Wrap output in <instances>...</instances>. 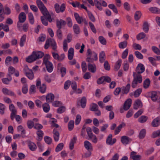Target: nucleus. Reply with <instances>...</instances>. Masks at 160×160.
Listing matches in <instances>:
<instances>
[{
    "instance_id": "obj_58",
    "label": "nucleus",
    "mask_w": 160,
    "mask_h": 160,
    "mask_svg": "<svg viewBox=\"0 0 160 160\" xmlns=\"http://www.w3.org/2000/svg\"><path fill=\"white\" fill-rule=\"evenodd\" d=\"M88 24L90 27L92 32L94 33H96L97 32V31L94 24L91 22H89Z\"/></svg>"
},
{
    "instance_id": "obj_32",
    "label": "nucleus",
    "mask_w": 160,
    "mask_h": 160,
    "mask_svg": "<svg viewBox=\"0 0 160 160\" xmlns=\"http://www.w3.org/2000/svg\"><path fill=\"white\" fill-rule=\"evenodd\" d=\"M50 58V56L48 54H47L44 56L43 58V63L44 64H46L48 63V62H50L49 61V60Z\"/></svg>"
},
{
    "instance_id": "obj_26",
    "label": "nucleus",
    "mask_w": 160,
    "mask_h": 160,
    "mask_svg": "<svg viewBox=\"0 0 160 160\" xmlns=\"http://www.w3.org/2000/svg\"><path fill=\"white\" fill-rule=\"evenodd\" d=\"M125 126V124L124 123H122L120 124L115 129L114 131L115 135L118 134L121 131L123 127Z\"/></svg>"
},
{
    "instance_id": "obj_2",
    "label": "nucleus",
    "mask_w": 160,
    "mask_h": 160,
    "mask_svg": "<svg viewBox=\"0 0 160 160\" xmlns=\"http://www.w3.org/2000/svg\"><path fill=\"white\" fill-rule=\"evenodd\" d=\"M44 55L42 52L38 51H33L31 54L26 58V61L29 63L32 62L38 59L42 58Z\"/></svg>"
},
{
    "instance_id": "obj_28",
    "label": "nucleus",
    "mask_w": 160,
    "mask_h": 160,
    "mask_svg": "<svg viewBox=\"0 0 160 160\" xmlns=\"http://www.w3.org/2000/svg\"><path fill=\"white\" fill-rule=\"evenodd\" d=\"M8 72L7 77H11V75L13 74L15 72V69L12 66H10L8 68Z\"/></svg>"
},
{
    "instance_id": "obj_4",
    "label": "nucleus",
    "mask_w": 160,
    "mask_h": 160,
    "mask_svg": "<svg viewBox=\"0 0 160 160\" xmlns=\"http://www.w3.org/2000/svg\"><path fill=\"white\" fill-rule=\"evenodd\" d=\"M133 80L132 82V87L134 88L137 86L138 83H141L142 81V77L141 75L137 74L136 72H133Z\"/></svg>"
},
{
    "instance_id": "obj_41",
    "label": "nucleus",
    "mask_w": 160,
    "mask_h": 160,
    "mask_svg": "<svg viewBox=\"0 0 160 160\" xmlns=\"http://www.w3.org/2000/svg\"><path fill=\"white\" fill-rule=\"evenodd\" d=\"M98 109V105L95 103H93L90 106V110L92 111H95Z\"/></svg>"
},
{
    "instance_id": "obj_13",
    "label": "nucleus",
    "mask_w": 160,
    "mask_h": 160,
    "mask_svg": "<svg viewBox=\"0 0 160 160\" xmlns=\"http://www.w3.org/2000/svg\"><path fill=\"white\" fill-rule=\"evenodd\" d=\"M132 104V100L130 98L127 99L123 105V109L125 110H127L130 108Z\"/></svg>"
},
{
    "instance_id": "obj_31",
    "label": "nucleus",
    "mask_w": 160,
    "mask_h": 160,
    "mask_svg": "<svg viewBox=\"0 0 160 160\" xmlns=\"http://www.w3.org/2000/svg\"><path fill=\"white\" fill-rule=\"evenodd\" d=\"M99 59L101 63H103L105 60V53L103 51L102 52L99 54Z\"/></svg>"
},
{
    "instance_id": "obj_34",
    "label": "nucleus",
    "mask_w": 160,
    "mask_h": 160,
    "mask_svg": "<svg viewBox=\"0 0 160 160\" xmlns=\"http://www.w3.org/2000/svg\"><path fill=\"white\" fill-rule=\"evenodd\" d=\"M73 30L74 33L76 34H78L80 33V28L77 24H75L73 25Z\"/></svg>"
},
{
    "instance_id": "obj_38",
    "label": "nucleus",
    "mask_w": 160,
    "mask_h": 160,
    "mask_svg": "<svg viewBox=\"0 0 160 160\" xmlns=\"http://www.w3.org/2000/svg\"><path fill=\"white\" fill-rule=\"evenodd\" d=\"M43 109L45 112H48L50 109L49 105L47 103H45L42 105Z\"/></svg>"
},
{
    "instance_id": "obj_8",
    "label": "nucleus",
    "mask_w": 160,
    "mask_h": 160,
    "mask_svg": "<svg viewBox=\"0 0 160 160\" xmlns=\"http://www.w3.org/2000/svg\"><path fill=\"white\" fill-rule=\"evenodd\" d=\"M130 88V84L128 83L125 87H122L121 88V96H123L124 94H127L129 91Z\"/></svg>"
},
{
    "instance_id": "obj_57",
    "label": "nucleus",
    "mask_w": 160,
    "mask_h": 160,
    "mask_svg": "<svg viewBox=\"0 0 160 160\" xmlns=\"http://www.w3.org/2000/svg\"><path fill=\"white\" fill-rule=\"evenodd\" d=\"M146 34L143 32H141L137 36V39L139 40L145 38Z\"/></svg>"
},
{
    "instance_id": "obj_20",
    "label": "nucleus",
    "mask_w": 160,
    "mask_h": 160,
    "mask_svg": "<svg viewBox=\"0 0 160 160\" xmlns=\"http://www.w3.org/2000/svg\"><path fill=\"white\" fill-rule=\"evenodd\" d=\"M2 91L3 93L4 94L9 95L12 96H16L13 92L11 90H9L6 88H3L2 90Z\"/></svg>"
},
{
    "instance_id": "obj_47",
    "label": "nucleus",
    "mask_w": 160,
    "mask_h": 160,
    "mask_svg": "<svg viewBox=\"0 0 160 160\" xmlns=\"http://www.w3.org/2000/svg\"><path fill=\"white\" fill-rule=\"evenodd\" d=\"M141 13L139 11H136L135 13L134 18L136 21L138 20L141 16Z\"/></svg>"
},
{
    "instance_id": "obj_43",
    "label": "nucleus",
    "mask_w": 160,
    "mask_h": 160,
    "mask_svg": "<svg viewBox=\"0 0 160 160\" xmlns=\"http://www.w3.org/2000/svg\"><path fill=\"white\" fill-rule=\"evenodd\" d=\"M146 133V131L145 129H142L140 132L139 137L140 139H142L145 137Z\"/></svg>"
},
{
    "instance_id": "obj_48",
    "label": "nucleus",
    "mask_w": 160,
    "mask_h": 160,
    "mask_svg": "<svg viewBox=\"0 0 160 160\" xmlns=\"http://www.w3.org/2000/svg\"><path fill=\"white\" fill-rule=\"evenodd\" d=\"M64 144L62 143H59L56 147L55 149L56 152H58L61 150L63 148Z\"/></svg>"
},
{
    "instance_id": "obj_55",
    "label": "nucleus",
    "mask_w": 160,
    "mask_h": 160,
    "mask_svg": "<svg viewBox=\"0 0 160 160\" xmlns=\"http://www.w3.org/2000/svg\"><path fill=\"white\" fill-rule=\"evenodd\" d=\"M143 29L145 32L147 33L148 32L149 30V28L147 22H145L144 23L143 26Z\"/></svg>"
},
{
    "instance_id": "obj_56",
    "label": "nucleus",
    "mask_w": 160,
    "mask_h": 160,
    "mask_svg": "<svg viewBox=\"0 0 160 160\" xmlns=\"http://www.w3.org/2000/svg\"><path fill=\"white\" fill-rule=\"evenodd\" d=\"M134 54L137 58L139 59H142L143 58L142 55L138 51L135 52Z\"/></svg>"
},
{
    "instance_id": "obj_16",
    "label": "nucleus",
    "mask_w": 160,
    "mask_h": 160,
    "mask_svg": "<svg viewBox=\"0 0 160 160\" xmlns=\"http://www.w3.org/2000/svg\"><path fill=\"white\" fill-rule=\"evenodd\" d=\"M132 139L127 136H124L121 137V142L123 144L126 145L128 144Z\"/></svg>"
},
{
    "instance_id": "obj_40",
    "label": "nucleus",
    "mask_w": 160,
    "mask_h": 160,
    "mask_svg": "<svg viewBox=\"0 0 160 160\" xmlns=\"http://www.w3.org/2000/svg\"><path fill=\"white\" fill-rule=\"evenodd\" d=\"M122 63L121 59L118 60L116 62L114 66V69L116 71L118 70L120 68Z\"/></svg>"
},
{
    "instance_id": "obj_63",
    "label": "nucleus",
    "mask_w": 160,
    "mask_h": 160,
    "mask_svg": "<svg viewBox=\"0 0 160 160\" xmlns=\"http://www.w3.org/2000/svg\"><path fill=\"white\" fill-rule=\"evenodd\" d=\"M27 125L28 128L30 129H31L33 127H34V125L33 122L31 120L28 121L27 122Z\"/></svg>"
},
{
    "instance_id": "obj_10",
    "label": "nucleus",
    "mask_w": 160,
    "mask_h": 160,
    "mask_svg": "<svg viewBox=\"0 0 160 160\" xmlns=\"http://www.w3.org/2000/svg\"><path fill=\"white\" fill-rule=\"evenodd\" d=\"M57 69L60 70L61 76L63 77L65 75L66 73V69L65 68L62 67V64L61 63H59L57 65Z\"/></svg>"
},
{
    "instance_id": "obj_62",
    "label": "nucleus",
    "mask_w": 160,
    "mask_h": 160,
    "mask_svg": "<svg viewBox=\"0 0 160 160\" xmlns=\"http://www.w3.org/2000/svg\"><path fill=\"white\" fill-rule=\"evenodd\" d=\"M36 87L34 85H32L29 89V93L32 94L34 93L35 92Z\"/></svg>"
},
{
    "instance_id": "obj_18",
    "label": "nucleus",
    "mask_w": 160,
    "mask_h": 160,
    "mask_svg": "<svg viewBox=\"0 0 160 160\" xmlns=\"http://www.w3.org/2000/svg\"><path fill=\"white\" fill-rule=\"evenodd\" d=\"M151 98L153 102L156 101L158 98L159 94L155 91H153L150 93Z\"/></svg>"
},
{
    "instance_id": "obj_30",
    "label": "nucleus",
    "mask_w": 160,
    "mask_h": 160,
    "mask_svg": "<svg viewBox=\"0 0 160 160\" xmlns=\"http://www.w3.org/2000/svg\"><path fill=\"white\" fill-rule=\"evenodd\" d=\"M77 140V137L74 136L73 138L71 140L70 143L69 144L70 149L72 150L74 148V144L75 143Z\"/></svg>"
},
{
    "instance_id": "obj_49",
    "label": "nucleus",
    "mask_w": 160,
    "mask_h": 160,
    "mask_svg": "<svg viewBox=\"0 0 160 160\" xmlns=\"http://www.w3.org/2000/svg\"><path fill=\"white\" fill-rule=\"evenodd\" d=\"M28 19L30 23L32 24H33L34 22V20L32 13L30 12L28 13Z\"/></svg>"
},
{
    "instance_id": "obj_19",
    "label": "nucleus",
    "mask_w": 160,
    "mask_h": 160,
    "mask_svg": "<svg viewBox=\"0 0 160 160\" xmlns=\"http://www.w3.org/2000/svg\"><path fill=\"white\" fill-rule=\"evenodd\" d=\"M54 95L52 93H50L46 96V100L48 102H51L54 100Z\"/></svg>"
},
{
    "instance_id": "obj_50",
    "label": "nucleus",
    "mask_w": 160,
    "mask_h": 160,
    "mask_svg": "<svg viewBox=\"0 0 160 160\" xmlns=\"http://www.w3.org/2000/svg\"><path fill=\"white\" fill-rule=\"evenodd\" d=\"M5 108V106L4 104L0 103V113L1 115H3L4 114Z\"/></svg>"
},
{
    "instance_id": "obj_12",
    "label": "nucleus",
    "mask_w": 160,
    "mask_h": 160,
    "mask_svg": "<svg viewBox=\"0 0 160 160\" xmlns=\"http://www.w3.org/2000/svg\"><path fill=\"white\" fill-rule=\"evenodd\" d=\"M56 25L58 29H61L62 26H64L66 24V22L62 19L60 20L57 19L56 20Z\"/></svg>"
},
{
    "instance_id": "obj_5",
    "label": "nucleus",
    "mask_w": 160,
    "mask_h": 160,
    "mask_svg": "<svg viewBox=\"0 0 160 160\" xmlns=\"http://www.w3.org/2000/svg\"><path fill=\"white\" fill-rule=\"evenodd\" d=\"M24 72L26 76L30 80L34 78V75L32 70L29 69L28 66L24 67Z\"/></svg>"
},
{
    "instance_id": "obj_64",
    "label": "nucleus",
    "mask_w": 160,
    "mask_h": 160,
    "mask_svg": "<svg viewBox=\"0 0 160 160\" xmlns=\"http://www.w3.org/2000/svg\"><path fill=\"white\" fill-rule=\"evenodd\" d=\"M160 135V130H158L153 132L152 137L154 138Z\"/></svg>"
},
{
    "instance_id": "obj_45",
    "label": "nucleus",
    "mask_w": 160,
    "mask_h": 160,
    "mask_svg": "<svg viewBox=\"0 0 160 160\" xmlns=\"http://www.w3.org/2000/svg\"><path fill=\"white\" fill-rule=\"evenodd\" d=\"M142 91L141 88H138L135 91L134 96L135 98L138 97L141 94Z\"/></svg>"
},
{
    "instance_id": "obj_3",
    "label": "nucleus",
    "mask_w": 160,
    "mask_h": 160,
    "mask_svg": "<svg viewBox=\"0 0 160 160\" xmlns=\"http://www.w3.org/2000/svg\"><path fill=\"white\" fill-rule=\"evenodd\" d=\"M86 56L87 58L86 60L88 62H93L98 59L97 54L94 52H92L90 48L87 50Z\"/></svg>"
},
{
    "instance_id": "obj_15",
    "label": "nucleus",
    "mask_w": 160,
    "mask_h": 160,
    "mask_svg": "<svg viewBox=\"0 0 160 160\" xmlns=\"http://www.w3.org/2000/svg\"><path fill=\"white\" fill-rule=\"evenodd\" d=\"M91 62H89L88 65V71L91 72L95 73L96 70V67L94 64H91Z\"/></svg>"
},
{
    "instance_id": "obj_33",
    "label": "nucleus",
    "mask_w": 160,
    "mask_h": 160,
    "mask_svg": "<svg viewBox=\"0 0 160 160\" xmlns=\"http://www.w3.org/2000/svg\"><path fill=\"white\" fill-rule=\"evenodd\" d=\"M26 35H23L21 38L20 40V46L21 47H23L24 45V43L26 42Z\"/></svg>"
},
{
    "instance_id": "obj_36",
    "label": "nucleus",
    "mask_w": 160,
    "mask_h": 160,
    "mask_svg": "<svg viewBox=\"0 0 160 160\" xmlns=\"http://www.w3.org/2000/svg\"><path fill=\"white\" fill-rule=\"evenodd\" d=\"M94 2V4L97 8L99 10H102V8L101 6V3L98 0H95Z\"/></svg>"
},
{
    "instance_id": "obj_46",
    "label": "nucleus",
    "mask_w": 160,
    "mask_h": 160,
    "mask_svg": "<svg viewBox=\"0 0 160 160\" xmlns=\"http://www.w3.org/2000/svg\"><path fill=\"white\" fill-rule=\"evenodd\" d=\"M148 119V117L145 116H142L138 119V121L141 123H144Z\"/></svg>"
},
{
    "instance_id": "obj_39",
    "label": "nucleus",
    "mask_w": 160,
    "mask_h": 160,
    "mask_svg": "<svg viewBox=\"0 0 160 160\" xmlns=\"http://www.w3.org/2000/svg\"><path fill=\"white\" fill-rule=\"evenodd\" d=\"M8 78H3L2 79V81L3 83L6 84H8L12 80L11 77H7Z\"/></svg>"
},
{
    "instance_id": "obj_60",
    "label": "nucleus",
    "mask_w": 160,
    "mask_h": 160,
    "mask_svg": "<svg viewBox=\"0 0 160 160\" xmlns=\"http://www.w3.org/2000/svg\"><path fill=\"white\" fill-rule=\"evenodd\" d=\"M44 139L45 142L48 144H50L52 142L51 138L48 136H45L44 137Z\"/></svg>"
},
{
    "instance_id": "obj_61",
    "label": "nucleus",
    "mask_w": 160,
    "mask_h": 160,
    "mask_svg": "<svg viewBox=\"0 0 160 160\" xmlns=\"http://www.w3.org/2000/svg\"><path fill=\"white\" fill-rule=\"evenodd\" d=\"M88 13L90 19L92 22H95V18L94 16L90 12H88Z\"/></svg>"
},
{
    "instance_id": "obj_59",
    "label": "nucleus",
    "mask_w": 160,
    "mask_h": 160,
    "mask_svg": "<svg viewBox=\"0 0 160 160\" xmlns=\"http://www.w3.org/2000/svg\"><path fill=\"white\" fill-rule=\"evenodd\" d=\"M66 110V108L65 107L61 106L57 110V112L58 113H62L64 112Z\"/></svg>"
},
{
    "instance_id": "obj_52",
    "label": "nucleus",
    "mask_w": 160,
    "mask_h": 160,
    "mask_svg": "<svg viewBox=\"0 0 160 160\" xmlns=\"http://www.w3.org/2000/svg\"><path fill=\"white\" fill-rule=\"evenodd\" d=\"M98 39L99 42L102 44L103 45H106L107 43L106 40L103 36H99L98 38Z\"/></svg>"
},
{
    "instance_id": "obj_51",
    "label": "nucleus",
    "mask_w": 160,
    "mask_h": 160,
    "mask_svg": "<svg viewBox=\"0 0 160 160\" xmlns=\"http://www.w3.org/2000/svg\"><path fill=\"white\" fill-rule=\"evenodd\" d=\"M74 122L73 120L70 121L68 125V128L69 131L72 130L74 127Z\"/></svg>"
},
{
    "instance_id": "obj_35",
    "label": "nucleus",
    "mask_w": 160,
    "mask_h": 160,
    "mask_svg": "<svg viewBox=\"0 0 160 160\" xmlns=\"http://www.w3.org/2000/svg\"><path fill=\"white\" fill-rule=\"evenodd\" d=\"M149 10L152 12L154 13H160V9L156 7H151L149 8Z\"/></svg>"
},
{
    "instance_id": "obj_21",
    "label": "nucleus",
    "mask_w": 160,
    "mask_h": 160,
    "mask_svg": "<svg viewBox=\"0 0 160 160\" xmlns=\"http://www.w3.org/2000/svg\"><path fill=\"white\" fill-rule=\"evenodd\" d=\"M54 140L56 142L58 141L59 138V133L57 129L54 128L53 131Z\"/></svg>"
},
{
    "instance_id": "obj_1",
    "label": "nucleus",
    "mask_w": 160,
    "mask_h": 160,
    "mask_svg": "<svg viewBox=\"0 0 160 160\" xmlns=\"http://www.w3.org/2000/svg\"><path fill=\"white\" fill-rule=\"evenodd\" d=\"M37 5L41 12L45 18L48 20L49 22L52 21L51 15L48 11L46 7L44 5L41 0L36 1Z\"/></svg>"
},
{
    "instance_id": "obj_44",
    "label": "nucleus",
    "mask_w": 160,
    "mask_h": 160,
    "mask_svg": "<svg viewBox=\"0 0 160 160\" xmlns=\"http://www.w3.org/2000/svg\"><path fill=\"white\" fill-rule=\"evenodd\" d=\"M86 98L83 97L81 100V105L82 108H84L86 106Z\"/></svg>"
},
{
    "instance_id": "obj_14",
    "label": "nucleus",
    "mask_w": 160,
    "mask_h": 160,
    "mask_svg": "<svg viewBox=\"0 0 160 160\" xmlns=\"http://www.w3.org/2000/svg\"><path fill=\"white\" fill-rule=\"evenodd\" d=\"M74 16L78 24H81L82 21H86L85 18H83L82 17H80L79 15L76 12L74 13Z\"/></svg>"
},
{
    "instance_id": "obj_11",
    "label": "nucleus",
    "mask_w": 160,
    "mask_h": 160,
    "mask_svg": "<svg viewBox=\"0 0 160 160\" xmlns=\"http://www.w3.org/2000/svg\"><path fill=\"white\" fill-rule=\"evenodd\" d=\"M145 68L144 65L142 63H140L138 64L136 68V71L137 72V74H140L145 71Z\"/></svg>"
},
{
    "instance_id": "obj_27",
    "label": "nucleus",
    "mask_w": 160,
    "mask_h": 160,
    "mask_svg": "<svg viewBox=\"0 0 160 160\" xmlns=\"http://www.w3.org/2000/svg\"><path fill=\"white\" fill-rule=\"evenodd\" d=\"M28 146L30 149L32 151H35L37 148L36 145L33 142L29 141L28 142Z\"/></svg>"
},
{
    "instance_id": "obj_53",
    "label": "nucleus",
    "mask_w": 160,
    "mask_h": 160,
    "mask_svg": "<svg viewBox=\"0 0 160 160\" xmlns=\"http://www.w3.org/2000/svg\"><path fill=\"white\" fill-rule=\"evenodd\" d=\"M152 49L153 52L156 54L158 55H160V50L157 47L153 46L152 47Z\"/></svg>"
},
{
    "instance_id": "obj_22",
    "label": "nucleus",
    "mask_w": 160,
    "mask_h": 160,
    "mask_svg": "<svg viewBox=\"0 0 160 160\" xmlns=\"http://www.w3.org/2000/svg\"><path fill=\"white\" fill-rule=\"evenodd\" d=\"M160 124V117H158L154 119L152 122V125L153 127H157Z\"/></svg>"
},
{
    "instance_id": "obj_6",
    "label": "nucleus",
    "mask_w": 160,
    "mask_h": 160,
    "mask_svg": "<svg viewBox=\"0 0 160 160\" xmlns=\"http://www.w3.org/2000/svg\"><path fill=\"white\" fill-rule=\"evenodd\" d=\"M65 4L64 3H62L60 6L57 3L55 4L54 5L55 10L57 13H59L60 12H63L65 10Z\"/></svg>"
},
{
    "instance_id": "obj_7",
    "label": "nucleus",
    "mask_w": 160,
    "mask_h": 160,
    "mask_svg": "<svg viewBox=\"0 0 160 160\" xmlns=\"http://www.w3.org/2000/svg\"><path fill=\"white\" fill-rule=\"evenodd\" d=\"M9 109L11 112L10 115V118L12 120H13L15 118V116L17 113V111L15 109L14 106L12 104H11L9 105Z\"/></svg>"
},
{
    "instance_id": "obj_54",
    "label": "nucleus",
    "mask_w": 160,
    "mask_h": 160,
    "mask_svg": "<svg viewBox=\"0 0 160 160\" xmlns=\"http://www.w3.org/2000/svg\"><path fill=\"white\" fill-rule=\"evenodd\" d=\"M43 133L42 131L41 130H38L37 132V134L38 137V139L41 140L43 136Z\"/></svg>"
},
{
    "instance_id": "obj_17",
    "label": "nucleus",
    "mask_w": 160,
    "mask_h": 160,
    "mask_svg": "<svg viewBox=\"0 0 160 160\" xmlns=\"http://www.w3.org/2000/svg\"><path fill=\"white\" fill-rule=\"evenodd\" d=\"M19 21L21 22H24L26 19V16L25 13L23 12H21L18 16Z\"/></svg>"
},
{
    "instance_id": "obj_29",
    "label": "nucleus",
    "mask_w": 160,
    "mask_h": 160,
    "mask_svg": "<svg viewBox=\"0 0 160 160\" xmlns=\"http://www.w3.org/2000/svg\"><path fill=\"white\" fill-rule=\"evenodd\" d=\"M142 106L141 101L139 100H137L135 101L133 105V108L135 109H137L139 107Z\"/></svg>"
},
{
    "instance_id": "obj_24",
    "label": "nucleus",
    "mask_w": 160,
    "mask_h": 160,
    "mask_svg": "<svg viewBox=\"0 0 160 160\" xmlns=\"http://www.w3.org/2000/svg\"><path fill=\"white\" fill-rule=\"evenodd\" d=\"M46 66L47 70L48 72H52L53 67L52 64L50 62H48V63L45 64Z\"/></svg>"
},
{
    "instance_id": "obj_9",
    "label": "nucleus",
    "mask_w": 160,
    "mask_h": 160,
    "mask_svg": "<svg viewBox=\"0 0 160 160\" xmlns=\"http://www.w3.org/2000/svg\"><path fill=\"white\" fill-rule=\"evenodd\" d=\"M112 135L110 134L107 137L106 141V143L107 144L112 145L116 142V139L115 138L112 139Z\"/></svg>"
},
{
    "instance_id": "obj_42",
    "label": "nucleus",
    "mask_w": 160,
    "mask_h": 160,
    "mask_svg": "<svg viewBox=\"0 0 160 160\" xmlns=\"http://www.w3.org/2000/svg\"><path fill=\"white\" fill-rule=\"evenodd\" d=\"M150 81L149 79H146L143 82V87L145 89L148 88L150 86Z\"/></svg>"
},
{
    "instance_id": "obj_25",
    "label": "nucleus",
    "mask_w": 160,
    "mask_h": 160,
    "mask_svg": "<svg viewBox=\"0 0 160 160\" xmlns=\"http://www.w3.org/2000/svg\"><path fill=\"white\" fill-rule=\"evenodd\" d=\"M74 56V49L72 48H70L68 52V59L71 60L73 59Z\"/></svg>"
},
{
    "instance_id": "obj_37",
    "label": "nucleus",
    "mask_w": 160,
    "mask_h": 160,
    "mask_svg": "<svg viewBox=\"0 0 160 160\" xmlns=\"http://www.w3.org/2000/svg\"><path fill=\"white\" fill-rule=\"evenodd\" d=\"M127 42L125 41L120 42L118 44V47L121 49H123L127 47Z\"/></svg>"
},
{
    "instance_id": "obj_23",
    "label": "nucleus",
    "mask_w": 160,
    "mask_h": 160,
    "mask_svg": "<svg viewBox=\"0 0 160 160\" xmlns=\"http://www.w3.org/2000/svg\"><path fill=\"white\" fill-rule=\"evenodd\" d=\"M84 146L85 148L88 151L92 150L91 143L88 141H85L84 142Z\"/></svg>"
}]
</instances>
